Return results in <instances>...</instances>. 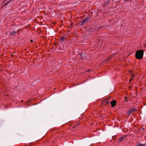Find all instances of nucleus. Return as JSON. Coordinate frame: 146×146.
I'll return each mask as SVG.
<instances>
[{
  "mask_svg": "<svg viewBox=\"0 0 146 146\" xmlns=\"http://www.w3.org/2000/svg\"><path fill=\"white\" fill-rule=\"evenodd\" d=\"M144 51L143 50H139L137 51L135 54L136 58L138 59H142L143 57Z\"/></svg>",
  "mask_w": 146,
  "mask_h": 146,
  "instance_id": "nucleus-1",
  "label": "nucleus"
},
{
  "mask_svg": "<svg viewBox=\"0 0 146 146\" xmlns=\"http://www.w3.org/2000/svg\"><path fill=\"white\" fill-rule=\"evenodd\" d=\"M124 137H121L118 139V141L119 142H121L124 140Z\"/></svg>",
  "mask_w": 146,
  "mask_h": 146,
  "instance_id": "nucleus-6",
  "label": "nucleus"
},
{
  "mask_svg": "<svg viewBox=\"0 0 146 146\" xmlns=\"http://www.w3.org/2000/svg\"><path fill=\"white\" fill-rule=\"evenodd\" d=\"M60 40L61 42H62L64 41L66 38V37L65 36H62L60 37Z\"/></svg>",
  "mask_w": 146,
  "mask_h": 146,
  "instance_id": "nucleus-5",
  "label": "nucleus"
},
{
  "mask_svg": "<svg viewBox=\"0 0 146 146\" xmlns=\"http://www.w3.org/2000/svg\"><path fill=\"white\" fill-rule=\"evenodd\" d=\"M87 20V19L86 18H85V19H84V20H83L82 22L84 23Z\"/></svg>",
  "mask_w": 146,
  "mask_h": 146,
  "instance_id": "nucleus-10",
  "label": "nucleus"
},
{
  "mask_svg": "<svg viewBox=\"0 0 146 146\" xmlns=\"http://www.w3.org/2000/svg\"><path fill=\"white\" fill-rule=\"evenodd\" d=\"M125 1H127V0H124Z\"/></svg>",
  "mask_w": 146,
  "mask_h": 146,
  "instance_id": "nucleus-13",
  "label": "nucleus"
},
{
  "mask_svg": "<svg viewBox=\"0 0 146 146\" xmlns=\"http://www.w3.org/2000/svg\"><path fill=\"white\" fill-rule=\"evenodd\" d=\"M104 102L106 103V104H108L109 103V102H108L107 100H105L104 101Z\"/></svg>",
  "mask_w": 146,
  "mask_h": 146,
  "instance_id": "nucleus-9",
  "label": "nucleus"
},
{
  "mask_svg": "<svg viewBox=\"0 0 146 146\" xmlns=\"http://www.w3.org/2000/svg\"><path fill=\"white\" fill-rule=\"evenodd\" d=\"M79 125V124L78 123H77V124L75 126H74V127H76V126H78Z\"/></svg>",
  "mask_w": 146,
  "mask_h": 146,
  "instance_id": "nucleus-11",
  "label": "nucleus"
},
{
  "mask_svg": "<svg viewBox=\"0 0 146 146\" xmlns=\"http://www.w3.org/2000/svg\"><path fill=\"white\" fill-rule=\"evenodd\" d=\"M129 73L130 74H131L132 77L131 78L130 80L129 81L131 80L133 78V77H135V74L133 73V72L132 71H129Z\"/></svg>",
  "mask_w": 146,
  "mask_h": 146,
  "instance_id": "nucleus-3",
  "label": "nucleus"
},
{
  "mask_svg": "<svg viewBox=\"0 0 146 146\" xmlns=\"http://www.w3.org/2000/svg\"><path fill=\"white\" fill-rule=\"evenodd\" d=\"M135 146H146V144H141L140 143H139L137 145Z\"/></svg>",
  "mask_w": 146,
  "mask_h": 146,
  "instance_id": "nucleus-7",
  "label": "nucleus"
},
{
  "mask_svg": "<svg viewBox=\"0 0 146 146\" xmlns=\"http://www.w3.org/2000/svg\"><path fill=\"white\" fill-rule=\"evenodd\" d=\"M6 0H4V1H6Z\"/></svg>",
  "mask_w": 146,
  "mask_h": 146,
  "instance_id": "nucleus-14",
  "label": "nucleus"
},
{
  "mask_svg": "<svg viewBox=\"0 0 146 146\" xmlns=\"http://www.w3.org/2000/svg\"><path fill=\"white\" fill-rule=\"evenodd\" d=\"M137 110L136 108H133L130 109L128 111V115L132 113L133 112Z\"/></svg>",
  "mask_w": 146,
  "mask_h": 146,
  "instance_id": "nucleus-2",
  "label": "nucleus"
},
{
  "mask_svg": "<svg viewBox=\"0 0 146 146\" xmlns=\"http://www.w3.org/2000/svg\"><path fill=\"white\" fill-rule=\"evenodd\" d=\"M13 0H9L8 2L7 3H6L4 5V6H5L8 5L9 3H10Z\"/></svg>",
  "mask_w": 146,
  "mask_h": 146,
  "instance_id": "nucleus-8",
  "label": "nucleus"
},
{
  "mask_svg": "<svg viewBox=\"0 0 146 146\" xmlns=\"http://www.w3.org/2000/svg\"><path fill=\"white\" fill-rule=\"evenodd\" d=\"M31 42H33V41L32 40H31Z\"/></svg>",
  "mask_w": 146,
  "mask_h": 146,
  "instance_id": "nucleus-12",
  "label": "nucleus"
},
{
  "mask_svg": "<svg viewBox=\"0 0 146 146\" xmlns=\"http://www.w3.org/2000/svg\"><path fill=\"white\" fill-rule=\"evenodd\" d=\"M111 106L113 107L116 105V102L115 100H113L111 102Z\"/></svg>",
  "mask_w": 146,
  "mask_h": 146,
  "instance_id": "nucleus-4",
  "label": "nucleus"
},
{
  "mask_svg": "<svg viewBox=\"0 0 146 146\" xmlns=\"http://www.w3.org/2000/svg\"><path fill=\"white\" fill-rule=\"evenodd\" d=\"M80 55V56H82L81 55Z\"/></svg>",
  "mask_w": 146,
  "mask_h": 146,
  "instance_id": "nucleus-15",
  "label": "nucleus"
}]
</instances>
